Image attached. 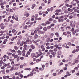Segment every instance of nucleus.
<instances>
[{"instance_id": "nucleus-1", "label": "nucleus", "mask_w": 79, "mask_h": 79, "mask_svg": "<svg viewBox=\"0 0 79 79\" xmlns=\"http://www.w3.org/2000/svg\"><path fill=\"white\" fill-rule=\"evenodd\" d=\"M74 22L73 21H71L70 22V26L71 27H75V25H74V24H73V23Z\"/></svg>"}, {"instance_id": "nucleus-2", "label": "nucleus", "mask_w": 79, "mask_h": 79, "mask_svg": "<svg viewBox=\"0 0 79 79\" xmlns=\"http://www.w3.org/2000/svg\"><path fill=\"white\" fill-rule=\"evenodd\" d=\"M74 62L75 63L77 64L78 62H79V58H76L74 59Z\"/></svg>"}, {"instance_id": "nucleus-3", "label": "nucleus", "mask_w": 79, "mask_h": 79, "mask_svg": "<svg viewBox=\"0 0 79 79\" xmlns=\"http://www.w3.org/2000/svg\"><path fill=\"white\" fill-rule=\"evenodd\" d=\"M0 5L1 6V7L2 8V10H4V8H5V6H4V5L3 4V3L2 2L0 4Z\"/></svg>"}, {"instance_id": "nucleus-4", "label": "nucleus", "mask_w": 79, "mask_h": 79, "mask_svg": "<svg viewBox=\"0 0 79 79\" xmlns=\"http://www.w3.org/2000/svg\"><path fill=\"white\" fill-rule=\"evenodd\" d=\"M0 27H1V29H4V28H5V26H4V24L3 23L0 24Z\"/></svg>"}, {"instance_id": "nucleus-5", "label": "nucleus", "mask_w": 79, "mask_h": 79, "mask_svg": "<svg viewBox=\"0 0 79 79\" xmlns=\"http://www.w3.org/2000/svg\"><path fill=\"white\" fill-rule=\"evenodd\" d=\"M40 48L41 49H42V51L44 52L45 50V48H44V46L42 45L40 46Z\"/></svg>"}, {"instance_id": "nucleus-6", "label": "nucleus", "mask_w": 79, "mask_h": 79, "mask_svg": "<svg viewBox=\"0 0 79 79\" xmlns=\"http://www.w3.org/2000/svg\"><path fill=\"white\" fill-rule=\"evenodd\" d=\"M64 21V19H62L61 18H59L58 19V22L59 23H61V22H63Z\"/></svg>"}, {"instance_id": "nucleus-7", "label": "nucleus", "mask_w": 79, "mask_h": 79, "mask_svg": "<svg viewBox=\"0 0 79 79\" xmlns=\"http://www.w3.org/2000/svg\"><path fill=\"white\" fill-rule=\"evenodd\" d=\"M26 42H28V44H31L32 43V41L30 40H26Z\"/></svg>"}, {"instance_id": "nucleus-8", "label": "nucleus", "mask_w": 79, "mask_h": 79, "mask_svg": "<svg viewBox=\"0 0 79 79\" xmlns=\"http://www.w3.org/2000/svg\"><path fill=\"white\" fill-rule=\"evenodd\" d=\"M24 15L26 17H28L29 16V14L27 12H25Z\"/></svg>"}, {"instance_id": "nucleus-9", "label": "nucleus", "mask_w": 79, "mask_h": 79, "mask_svg": "<svg viewBox=\"0 0 79 79\" xmlns=\"http://www.w3.org/2000/svg\"><path fill=\"white\" fill-rule=\"evenodd\" d=\"M30 48H32L33 50H34V49H35V46L33 44H31L30 45Z\"/></svg>"}, {"instance_id": "nucleus-10", "label": "nucleus", "mask_w": 79, "mask_h": 79, "mask_svg": "<svg viewBox=\"0 0 79 79\" xmlns=\"http://www.w3.org/2000/svg\"><path fill=\"white\" fill-rule=\"evenodd\" d=\"M64 20H66L67 19V18L68 17V16L66 15H64Z\"/></svg>"}, {"instance_id": "nucleus-11", "label": "nucleus", "mask_w": 79, "mask_h": 79, "mask_svg": "<svg viewBox=\"0 0 79 79\" xmlns=\"http://www.w3.org/2000/svg\"><path fill=\"white\" fill-rule=\"evenodd\" d=\"M38 38V35L37 34H35L34 36V39H37Z\"/></svg>"}, {"instance_id": "nucleus-12", "label": "nucleus", "mask_w": 79, "mask_h": 79, "mask_svg": "<svg viewBox=\"0 0 79 79\" xmlns=\"http://www.w3.org/2000/svg\"><path fill=\"white\" fill-rule=\"evenodd\" d=\"M62 26L64 27H66V26H67V23H66L64 22V23H63V24L62 25Z\"/></svg>"}, {"instance_id": "nucleus-13", "label": "nucleus", "mask_w": 79, "mask_h": 79, "mask_svg": "<svg viewBox=\"0 0 79 79\" xmlns=\"http://www.w3.org/2000/svg\"><path fill=\"white\" fill-rule=\"evenodd\" d=\"M17 53H18V55H21V54H22V53H21V51L20 50H18L17 51Z\"/></svg>"}, {"instance_id": "nucleus-14", "label": "nucleus", "mask_w": 79, "mask_h": 79, "mask_svg": "<svg viewBox=\"0 0 79 79\" xmlns=\"http://www.w3.org/2000/svg\"><path fill=\"white\" fill-rule=\"evenodd\" d=\"M78 32L77 29H76L75 30V31H74L73 32V34L75 35V33H76Z\"/></svg>"}, {"instance_id": "nucleus-15", "label": "nucleus", "mask_w": 79, "mask_h": 79, "mask_svg": "<svg viewBox=\"0 0 79 79\" xmlns=\"http://www.w3.org/2000/svg\"><path fill=\"white\" fill-rule=\"evenodd\" d=\"M61 11V9H57L56 10L55 12H57L58 13H60Z\"/></svg>"}, {"instance_id": "nucleus-16", "label": "nucleus", "mask_w": 79, "mask_h": 79, "mask_svg": "<svg viewBox=\"0 0 79 79\" xmlns=\"http://www.w3.org/2000/svg\"><path fill=\"white\" fill-rule=\"evenodd\" d=\"M23 50H26V48H27V45H25L23 46Z\"/></svg>"}, {"instance_id": "nucleus-17", "label": "nucleus", "mask_w": 79, "mask_h": 79, "mask_svg": "<svg viewBox=\"0 0 79 79\" xmlns=\"http://www.w3.org/2000/svg\"><path fill=\"white\" fill-rule=\"evenodd\" d=\"M55 35L57 37H60V35H59V33L58 32H56L55 33Z\"/></svg>"}, {"instance_id": "nucleus-18", "label": "nucleus", "mask_w": 79, "mask_h": 79, "mask_svg": "<svg viewBox=\"0 0 79 79\" xmlns=\"http://www.w3.org/2000/svg\"><path fill=\"white\" fill-rule=\"evenodd\" d=\"M14 49H15V50H18V48L17 47V46H15L14 47Z\"/></svg>"}, {"instance_id": "nucleus-19", "label": "nucleus", "mask_w": 79, "mask_h": 79, "mask_svg": "<svg viewBox=\"0 0 79 79\" xmlns=\"http://www.w3.org/2000/svg\"><path fill=\"white\" fill-rule=\"evenodd\" d=\"M48 20L50 22H52V21H53V19L52 18H50Z\"/></svg>"}, {"instance_id": "nucleus-20", "label": "nucleus", "mask_w": 79, "mask_h": 79, "mask_svg": "<svg viewBox=\"0 0 79 79\" xmlns=\"http://www.w3.org/2000/svg\"><path fill=\"white\" fill-rule=\"evenodd\" d=\"M16 30L15 29L12 30V32L13 34H14V33H15V32H16Z\"/></svg>"}, {"instance_id": "nucleus-21", "label": "nucleus", "mask_w": 79, "mask_h": 79, "mask_svg": "<svg viewBox=\"0 0 79 79\" xmlns=\"http://www.w3.org/2000/svg\"><path fill=\"white\" fill-rule=\"evenodd\" d=\"M46 24H51V22H50V21H48L46 22Z\"/></svg>"}, {"instance_id": "nucleus-22", "label": "nucleus", "mask_w": 79, "mask_h": 79, "mask_svg": "<svg viewBox=\"0 0 79 79\" xmlns=\"http://www.w3.org/2000/svg\"><path fill=\"white\" fill-rule=\"evenodd\" d=\"M35 6V5L33 4L32 5V7H31L32 9H34V8Z\"/></svg>"}, {"instance_id": "nucleus-23", "label": "nucleus", "mask_w": 79, "mask_h": 79, "mask_svg": "<svg viewBox=\"0 0 79 79\" xmlns=\"http://www.w3.org/2000/svg\"><path fill=\"white\" fill-rule=\"evenodd\" d=\"M50 38H48L46 40L47 42H50Z\"/></svg>"}, {"instance_id": "nucleus-24", "label": "nucleus", "mask_w": 79, "mask_h": 79, "mask_svg": "<svg viewBox=\"0 0 79 79\" xmlns=\"http://www.w3.org/2000/svg\"><path fill=\"white\" fill-rule=\"evenodd\" d=\"M43 30L45 31H47V28L46 27H44L43 28Z\"/></svg>"}, {"instance_id": "nucleus-25", "label": "nucleus", "mask_w": 79, "mask_h": 79, "mask_svg": "<svg viewBox=\"0 0 79 79\" xmlns=\"http://www.w3.org/2000/svg\"><path fill=\"white\" fill-rule=\"evenodd\" d=\"M58 53V54L59 55H61V51H58L57 52Z\"/></svg>"}, {"instance_id": "nucleus-26", "label": "nucleus", "mask_w": 79, "mask_h": 79, "mask_svg": "<svg viewBox=\"0 0 79 79\" xmlns=\"http://www.w3.org/2000/svg\"><path fill=\"white\" fill-rule=\"evenodd\" d=\"M18 38L19 39H22V38H23V36H22L21 35H20L18 36Z\"/></svg>"}, {"instance_id": "nucleus-27", "label": "nucleus", "mask_w": 79, "mask_h": 79, "mask_svg": "<svg viewBox=\"0 0 79 79\" xmlns=\"http://www.w3.org/2000/svg\"><path fill=\"white\" fill-rule=\"evenodd\" d=\"M41 55L40 54H38L36 56H35V58H37V57H39V56H40Z\"/></svg>"}, {"instance_id": "nucleus-28", "label": "nucleus", "mask_w": 79, "mask_h": 79, "mask_svg": "<svg viewBox=\"0 0 79 79\" xmlns=\"http://www.w3.org/2000/svg\"><path fill=\"white\" fill-rule=\"evenodd\" d=\"M34 34H37V31L36 30H35L34 31Z\"/></svg>"}, {"instance_id": "nucleus-29", "label": "nucleus", "mask_w": 79, "mask_h": 79, "mask_svg": "<svg viewBox=\"0 0 79 79\" xmlns=\"http://www.w3.org/2000/svg\"><path fill=\"white\" fill-rule=\"evenodd\" d=\"M52 55H56V52H52L51 53Z\"/></svg>"}, {"instance_id": "nucleus-30", "label": "nucleus", "mask_w": 79, "mask_h": 79, "mask_svg": "<svg viewBox=\"0 0 79 79\" xmlns=\"http://www.w3.org/2000/svg\"><path fill=\"white\" fill-rule=\"evenodd\" d=\"M38 32V34L40 35L41 34V31H39V29H38L37 30Z\"/></svg>"}, {"instance_id": "nucleus-31", "label": "nucleus", "mask_w": 79, "mask_h": 79, "mask_svg": "<svg viewBox=\"0 0 79 79\" xmlns=\"http://www.w3.org/2000/svg\"><path fill=\"white\" fill-rule=\"evenodd\" d=\"M63 35H67V33L66 32H64L63 33Z\"/></svg>"}, {"instance_id": "nucleus-32", "label": "nucleus", "mask_w": 79, "mask_h": 79, "mask_svg": "<svg viewBox=\"0 0 79 79\" xmlns=\"http://www.w3.org/2000/svg\"><path fill=\"white\" fill-rule=\"evenodd\" d=\"M71 15H73L74 16H75V15H76V13H75L74 12H72V13H71Z\"/></svg>"}, {"instance_id": "nucleus-33", "label": "nucleus", "mask_w": 79, "mask_h": 79, "mask_svg": "<svg viewBox=\"0 0 79 79\" xmlns=\"http://www.w3.org/2000/svg\"><path fill=\"white\" fill-rule=\"evenodd\" d=\"M41 61V59H38L36 60V62H37V63H38V62H39V61Z\"/></svg>"}, {"instance_id": "nucleus-34", "label": "nucleus", "mask_w": 79, "mask_h": 79, "mask_svg": "<svg viewBox=\"0 0 79 79\" xmlns=\"http://www.w3.org/2000/svg\"><path fill=\"white\" fill-rule=\"evenodd\" d=\"M67 45H69V46H70V45H71V43L69 42L68 44H67Z\"/></svg>"}, {"instance_id": "nucleus-35", "label": "nucleus", "mask_w": 79, "mask_h": 79, "mask_svg": "<svg viewBox=\"0 0 79 79\" xmlns=\"http://www.w3.org/2000/svg\"><path fill=\"white\" fill-rule=\"evenodd\" d=\"M10 22L11 23V24H13L14 23V21H13V20H11L10 21Z\"/></svg>"}, {"instance_id": "nucleus-36", "label": "nucleus", "mask_w": 79, "mask_h": 79, "mask_svg": "<svg viewBox=\"0 0 79 79\" xmlns=\"http://www.w3.org/2000/svg\"><path fill=\"white\" fill-rule=\"evenodd\" d=\"M73 18V15H70L69 16V19H72Z\"/></svg>"}, {"instance_id": "nucleus-37", "label": "nucleus", "mask_w": 79, "mask_h": 79, "mask_svg": "<svg viewBox=\"0 0 79 79\" xmlns=\"http://www.w3.org/2000/svg\"><path fill=\"white\" fill-rule=\"evenodd\" d=\"M45 65H46V67H48V65H49L48 63H46Z\"/></svg>"}, {"instance_id": "nucleus-38", "label": "nucleus", "mask_w": 79, "mask_h": 79, "mask_svg": "<svg viewBox=\"0 0 79 79\" xmlns=\"http://www.w3.org/2000/svg\"><path fill=\"white\" fill-rule=\"evenodd\" d=\"M58 50V49L57 48H55L54 49V52H56Z\"/></svg>"}, {"instance_id": "nucleus-39", "label": "nucleus", "mask_w": 79, "mask_h": 79, "mask_svg": "<svg viewBox=\"0 0 79 79\" xmlns=\"http://www.w3.org/2000/svg\"><path fill=\"white\" fill-rule=\"evenodd\" d=\"M19 65H20V64H15V66L16 68H17V66H19Z\"/></svg>"}, {"instance_id": "nucleus-40", "label": "nucleus", "mask_w": 79, "mask_h": 79, "mask_svg": "<svg viewBox=\"0 0 79 79\" xmlns=\"http://www.w3.org/2000/svg\"><path fill=\"white\" fill-rule=\"evenodd\" d=\"M15 37H13L11 39V41H13V40H15Z\"/></svg>"}, {"instance_id": "nucleus-41", "label": "nucleus", "mask_w": 79, "mask_h": 79, "mask_svg": "<svg viewBox=\"0 0 79 79\" xmlns=\"http://www.w3.org/2000/svg\"><path fill=\"white\" fill-rule=\"evenodd\" d=\"M53 23H56V22H57L56 20H54L53 21Z\"/></svg>"}, {"instance_id": "nucleus-42", "label": "nucleus", "mask_w": 79, "mask_h": 79, "mask_svg": "<svg viewBox=\"0 0 79 79\" xmlns=\"http://www.w3.org/2000/svg\"><path fill=\"white\" fill-rule=\"evenodd\" d=\"M51 11H52L53 10V7H51Z\"/></svg>"}, {"instance_id": "nucleus-43", "label": "nucleus", "mask_w": 79, "mask_h": 79, "mask_svg": "<svg viewBox=\"0 0 79 79\" xmlns=\"http://www.w3.org/2000/svg\"><path fill=\"white\" fill-rule=\"evenodd\" d=\"M20 77L21 78H23V77H24V76H23V74H21L20 75Z\"/></svg>"}, {"instance_id": "nucleus-44", "label": "nucleus", "mask_w": 79, "mask_h": 79, "mask_svg": "<svg viewBox=\"0 0 79 79\" xmlns=\"http://www.w3.org/2000/svg\"><path fill=\"white\" fill-rule=\"evenodd\" d=\"M3 78L4 79H8V78H6V76L5 75H4L3 76Z\"/></svg>"}, {"instance_id": "nucleus-45", "label": "nucleus", "mask_w": 79, "mask_h": 79, "mask_svg": "<svg viewBox=\"0 0 79 79\" xmlns=\"http://www.w3.org/2000/svg\"><path fill=\"white\" fill-rule=\"evenodd\" d=\"M22 51V53H23L26 52V51H25L26 50H24V49Z\"/></svg>"}, {"instance_id": "nucleus-46", "label": "nucleus", "mask_w": 79, "mask_h": 79, "mask_svg": "<svg viewBox=\"0 0 79 79\" xmlns=\"http://www.w3.org/2000/svg\"><path fill=\"white\" fill-rule=\"evenodd\" d=\"M53 76H56V73H54L52 74Z\"/></svg>"}, {"instance_id": "nucleus-47", "label": "nucleus", "mask_w": 79, "mask_h": 79, "mask_svg": "<svg viewBox=\"0 0 79 79\" xmlns=\"http://www.w3.org/2000/svg\"><path fill=\"white\" fill-rule=\"evenodd\" d=\"M15 19V21H19V20H18V17L16 18Z\"/></svg>"}, {"instance_id": "nucleus-48", "label": "nucleus", "mask_w": 79, "mask_h": 79, "mask_svg": "<svg viewBox=\"0 0 79 79\" xmlns=\"http://www.w3.org/2000/svg\"><path fill=\"white\" fill-rule=\"evenodd\" d=\"M58 49L60 50L61 49H62V47H59L58 48Z\"/></svg>"}, {"instance_id": "nucleus-49", "label": "nucleus", "mask_w": 79, "mask_h": 79, "mask_svg": "<svg viewBox=\"0 0 79 79\" xmlns=\"http://www.w3.org/2000/svg\"><path fill=\"white\" fill-rule=\"evenodd\" d=\"M28 38L30 39H32V37L31 36H29L28 37Z\"/></svg>"}, {"instance_id": "nucleus-50", "label": "nucleus", "mask_w": 79, "mask_h": 79, "mask_svg": "<svg viewBox=\"0 0 79 79\" xmlns=\"http://www.w3.org/2000/svg\"><path fill=\"white\" fill-rule=\"evenodd\" d=\"M3 61L2 60H0V64H2L3 63Z\"/></svg>"}, {"instance_id": "nucleus-51", "label": "nucleus", "mask_w": 79, "mask_h": 79, "mask_svg": "<svg viewBox=\"0 0 79 79\" xmlns=\"http://www.w3.org/2000/svg\"><path fill=\"white\" fill-rule=\"evenodd\" d=\"M10 11L11 12V13H13V10L12 9H11L10 10Z\"/></svg>"}, {"instance_id": "nucleus-52", "label": "nucleus", "mask_w": 79, "mask_h": 79, "mask_svg": "<svg viewBox=\"0 0 79 79\" xmlns=\"http://www.w3.org/2000/svg\"><path fill=\"white\" fill-rule=\"evenodd\" d=\"M45 32L44 31H41V34H45Z\"/></svg>"}, {"instance_id": "nucleus-53", "label": "nucleus", "mask_w": 79, "mask_h": 79, "mask_svg": "<svg viewBox=\"0 0 79 79\" xmlns=\"http://www.w3.org/2000/svg\"><path fill=\"white\" fill-rule=\"evenodd\" d=\"M18 55H15L14 56V58H18Z\"/></svg>"}, {"instance_id": "nucleus-54", "label": "nucleus", "mask_w": 79, "mask_h": 79, "mask_svg": "<svg viewBox=\"0 0 79 79\" xmlns=\"http://www.w3.org/2000/svg\"><path fill=\"white\" fill-rule=\"evenodd\" d=\"M4 22H8V20H6V19H4Z\"/></svg>"}, {"instance_id": "nucleus-55", "label": "nucleus", "mask_w": 79, "mask_h": 79, "mask_svg": "<svg viewBox=\"0 0 79 79\" xmlns=\"http://www.w3.org/2000/svg\"><path fill=\"white\" fill-rule=\"evenodd\" d=\"M41 5L42 6H45V4L44 3H42Z\"/></svg>"}, {"instance_id": "nucleus-56", "label": "nucleus", "mask_w": 79, "mask_h": 79, "mask_svg": "<svg viewBox=\"0 0 79 79\" xmlns=\"http://www.w3.org/2000/svg\"><path fill=\"white\" fill-rule=\"evenodd\" d=\"M54 30H55V29H54L53 28V27L51 28V30L52 31H54Z\"/></svg>"}, {"instance_id": "nucleus-57", "label": "nucleus", "mask_w": 79, "mask_h": 79, "mask_svg": "<svg viewBox=\"0 0 79 79\" xmlns=\"http://www.w3.org/2000/svg\"><path fill=\"white\" fill-rule=\"evenodd\" d=\"M50 35H51V36H53V35H54V34L51 33L50 34Z\"/></svg>"}, {"instance_id": "nucleus-58", "label": "nucleus", "mask_w": 79, "mask_h": 79, "mask_svg": "<svg viewBox=\"0 0 79 79\" xmlns=\"http://www.w3.org/2000/svg\"><path fill=\"white\" fill-rule=\"evenodd\" d=\"M15 52V49H13V50H12L11 52L12 53H14Z\"/></svg>"}, {"instance_id": "nucleus-59", "label": "nucleus", "mask_w": 79, "mask_h": 79, "mask_svg": "<svg viewBox=\"0 0 79 79\" xmlns=\"http://www.w3.org/2000/svg\"><path fill=\"white\" fill-rule=\"evenodd\" d=\"M0 38L1 39H4L5 38V36H2Z\"/></svg>"}, {"instance_id": "nucleus-60", "label": "nucleus", "mask_w": 79, "mask_h": 79, "mask_svg": "<svg viewBox=\"0 0 79 79\" xmlns=\"http://www.w3.org/2000/svg\"><path fill=\"white\" fill-rule=\"evenodd\" d=\"M25 70H29V71H30L31 70V69L29 68H27V69H25Z\"/></svg>"}, {"instance_id": "nucleus-61", "label": "nucleus", "mask_w": 79, "mask_h": 79, "mask_svg": "<svg viewBox=\"0 0 79 79\" xmlns=\"http://www.w3.org/2000/svg\"><path fill=\"white\" fill-rule=\"evenodd\" d=\"M1 72H2V73H4V72H5V69L2 70L1 71Z\"/></svg>"}, {"instance_id": "nucleus-62", "label": "nucleus", "mask_w": 79, "mask_h": 79, "mask_svg": "<svg viewBox=\"0 0 79 79\" xmlns=\"http://www.w3.org/2000/svg\"><path fill=\"white\" fill-rule=\"evenodd\" d=\"M6 72L7 73H9V72H10V70L8 69L6 70Z\"/></svg>"}, {"instance_id": "nucleus-63", "label": "nucleus", "mask_w": 79, "mask_h": 79, "mask_svg": "<svg viewBox=\"0 0 79 79\" xmlns=\"http://www.w3.org/2000/svg\"><path fill=\"white\" fill-rule=\"evenodd\" d=\"M14 69V68L13 67H11V68L10 69V71H13Z\"/></svg>"}, {"instance_id": "nucleus-64", "label": "nucleus", "mask_w": 79, "mask_h": 79, "mask_svg": "<svg viewBox=\"0 0 79 79\" xmlns=\"http://www.w3.org/2000/svg\"><path fill=\"white\" fill-rule=\"evenodd\" d=\"M15 79H19V78L18 76H17L16 77Z\"/></svg>"}]
</instances>
